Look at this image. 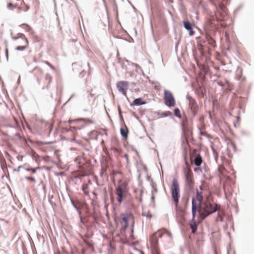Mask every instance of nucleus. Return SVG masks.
Instances as JSON below:
<instances>
[{
  "label": "nucleus",
  "instance_id": "obj_17",
  "mask_svg": "<svg viewBox=\"0 0 254 254\" xmlns=\"http://www.w3.org/2000/svg\"><path fill=\"white\" fill-rule=\"evenodd\" d=\"M120 132H121V134H122V136L124 138H125V139L127 138L128 130L127 128V127L126 126V125L125 124L124 125V127L121 128Z\"/></svg>",
  "mask_w": 254,
  "mask_h": 254
},
{
  "label": "nucleus",
  "instance_id": "obj_1",
  "mask_svg": "<svg viewBox=\"0 0 254 254\" xmlns=\"http://www.w3.org/2000/svg\"><path fill=\"white\" fill-rule=\"evenodd\" d=\"M203 195L202 192L196 191V194L192 199V214L194 218L198 212V217L201 220L205 219L209 215L218 210L217 204L211 203L207 199L202 202Z\"/></svg>",
  "mask_w": 254,
  "mask_h": 254
},
{
  "label": "nucleus",
  "instance_id": "obj_8",
  "mask_svg": "<svg viewBox=\"0 0 254 254\" xmlns=\"http://www.w3.org/2000/svg\"><path fill=\"white\" fill-rule=\"evenodd\" d=\"M186 185L190 188L193 186V174L190 169L187 168L184 171Z\"/></svg>",
  "mask_w": 254,
  "mask_h": 254
},
{
  "label": "nucleus",
  "instance_id": "obj_6",
  "mask_svg": "<svg viewBox=\"0 0 254 254\" xmlns=\"http://www.w3.org/2000/svg\"><path fill=\"white\" fill-rule=\"evenodd\" d=\"M120 221L124 226V229H126L129 223H134V217L132 214L129 213H122L119 217Z\"/></svg>",
  "mask_w": 254,
  "mask_h": 254
},
{
  "label": "nucleus",
  "instance_id": "obj_10",
  "mask_svg": "<svg viewBox=\"0 0 254 254\" xmlns=\"http://www.w3.org/2000/svg\"><path fill=\"white\" fill-rule=\"evenodd\" d=\"M17 44H20L17 46L15 49L18 51H23L28 46V41L27 38L23 36L17 39Z\"/></svg>",
  "mask_w": 254,
  "mask_h": 254
},
{
  "label": "nucleus",
  "instance_id": "obj_30",
  "mask_svg": "<svg viewBox=\"0 0 254 254\" xmlns=\"http://www.w3.org/2000/svg\"><path fill=\"white\" fill-rule=\"evenodd\" d=\"M88 183H89V184H91V181H90V180H89V181H88Z\"/></svg>",
  "mask_w": 254,
  "mask_h": 254
},
{
  "label": "nucleus",
  "instance_id": "obj_7",
  "mask_svg": "<svg viewBox=\"0 0 254 254\" xmlns=\"http://www.w3.org/2000/svg\"><path fill=\"white\" fill-rule=\"evenodd\" d=\"M164 100L165 104L167 106L171 107H174L175 106L176 101L175 98L172 94V93L168 91L165 90L164 91Z\"/></svg>",
  "mask_w": 254,
  "mask_h": 254
},
{
  "label": "nucleus",
  "instance_id": "obj_18",
  "mask_svg": "<svg viewBox=\"0 0 254 254\" xmlns=\"http://www.w3.org/2000/svg\"><path fill=\"white\" fill-rule=\"evenodd\" d=\"M194 218H194L192 217V219L190 223V226L191 229L192 233H194L196 232L197 228V225L196 221L194 220Z\"/></svg>",
  "mask_w": 254,
  "mask_h": 254
},
{
  "label": "nucleus",
  "instance_id": "obj_28",
  "mask_svg": "<svg viewBox=\"0 0 254 254\" xmlns=\"http://www.w3.org/2000/svg\"><path fill=\"white\" fill-rule=\"evenodd\" d=\"M44 63L48 65V66H49L51 64L48 61H45Z\"/></svg>",
  "mask_w": 254,
  "mask_h": 254
},
{
  "label": "nucleus",
  "instance_id": "obj_26",
  "mask_svg": "<svg viewBox=\"0 0 254 254\" xmlns=\"http://www.w3.org/2000/svg\"><path fill=\"white\" fill-rule=\"evenodd\" d=\"M90 133L91 135H95V136H97L98 132L97 131L93 130V131H91Z\"/></svg>",
  "mask_w": 254,
  "mask_h": 254
},
{
  "label": "nucleus",
  "instance_id": "obj_16",
  "mask_svg": "<svg viewBox=\"0 0 254 254\" xmlns=\"http://www.w3.org/2000/svg\"><path fill=\"white\" fill-rule=\"evenodd\" d=\"M52 80V77L49 73H46L44 77V82L46 84V88H48Z\"/></svg>",
  "mask_w": 254,
  "mask_h": 254
},
{
  "label": "nucleus",
  "instance_id": "obj_32",
  "mask_svg": "<svg viewBox=\"0 0 254 254\" xmlns=\"http://www.w3.org/2000/svg\"><path fill=\"white\" fill-rule=\"evenodd\" d=\"M74 139H75V137H73V138H72V139L73 140H74Z\"/></svg>",
  "mask_w": 254,
  "mask_h": 254
},
{
  "label": "nucleus",
  "instance_id": "obj_19",
  "mask_svg": "<svg viewBox=\"0 0 254 254\" xmlns=\"http://www.w3.org/2000/svg\"><path fill=\"white\" fill-rule=\"evenodd\" d=\"M88 184L87 183H84L82 186V190L83 191L84 193L86 195H88L89 192L88 190Z\"/></svg>",
  "mask_w": 254,
  "mask_h": 254
},
{
  "label": "nucleus",
  "instance_id": "obj_21",
  "mask_svg": "<svg viewBox=\"0 0 254 254\" xmlns=\"http://www.w3.org/2000/svg\"><path fill=\"white\" fill-rule=\"evenodd\" d=\"M82 121H84V123L85 124V126L86 125V124H93L94 123V121L91 119H81Z\"/></svg>",
  "mask_w": 254,
  "mask_h": 254
},
{
  "label": "nucleus",
  "instance_id": "obj_9",
  "mask_svg": "<svg viewBox=\"0 0 254 254\" xmlns=\"http://www.w3.org/2000/svg\"><path fill=\"white\" fill-rule=\"evenodd\" d=\"M68 123L70 125V128H73L75 130L80 129L85 127L84 121H82L81 119L69 120Z\"/></svg>",
  "mask_w": 254,
  "mask_h": 254
},
{
  "label": "nucleus",
  "instance_id": "obj_14",
  "mask_svg": "<svg viewBox=\"0 0 254 254\" xmlns=\"http://www.w3.org/2000/svg\"><path fill=\"white\" fill-rule=\"evenodd\" d=\"M116 194L117 195L118 202L121 203L123 198V190L121 186H118L116 188Z\"/></svg>",
  "mask_w": 254,
  "mask_h": 254
},
{
  "label": "nucleus",
  "instance_id": "obj_12",
  "mask_svg": "<svg viewBox=\"0 0 254 254\" xmlns=\"http://www.w3.org/2000/svg\"><path fill=\"white\" fill-rule=\"evenodd\" d=\"M197 152L196 149H193L191 153V157H194L193 160L194 163L196 166L198 167L201 165L202 160L200 155L199 154H197Z\"/></svg>",
  "mask_w": 254,
  "mask_h": 254
},
{
  "label": "nucleus",
  "instance_id": "obj_2",
  "mask_svg": "<svg viewBox=\"0 0 254 254\" xmlns=\"http://www.w3.org/2000/svg\"><path fill=\"white\" fill-rule=\"evenodd\" d=\"M166 234L172 238V234L166 229H161L151 235L150 237V248L152 254H160V250L158 247V239Z\"/></svg>",
  "mask_w": 254,
  "mask_h": 254
},
{
  "label": "nucleus",
  "instance_id": "obj_25",
  "mask_svg": "<svg viewBox=\"0 0 254 254\" xmlns=\"http://www.w3.org/2000/svg\"><path fill=\"white\" fill-rule=\"evenodd\" d=\"M25 179L27 180H29V181L33 182H36V180L35 179V178L33 177H26Z\"/></svg>",
  "mask_w": 254,
  "mask_h": 254
},
{
  "label": "nucleus",
  "instance_id": "obj_24",
  "mask_svg": "<svg viewBox=\"0 0 254 254\" xmlns=\"http://www.w3.org/2000/svg\"><path fill=\"white\" fill-rule=\"evenodd\" d=\"M40 169V167H37L35 168H26V170L27 171H30L32 173L34 174L36 173V172L37 170H39Z\"/></svg>",
  "mask_w": 254,
  "mask_h": 254
},
{
  "label": "nucleus",
  "instance_id": "obj_20",
  "mask_svg": "<svg viewBox=\"0 0 254 254\" xmlns=\"http://www.w3.org/2000/svg\"><path fill=\"white\" fill-rule=\"evenodd\" d=\"M143 104H144V102H143L141 98H139L135 99L133 101L132 104L134 105L138 106V105H142Z\"/></svg>",
  "mask_w": 254,
  "mask_h": 254
},
{
  "label": "nucleus",
  "instance_id": "obj_31",
  "mask_svg": "<svg viewBox=\"0 0 254 254\" xmlns=\"http://www.w3.org/2000/svg\"><path fill=\"white\" fill-rule=\"evenodd\" d=\"M220 220L222 221V218L221 216H220Z\"/></svg>",
  "mask_w": 254,
  "mask_h": 254
},
{
  "label": "nucleus",
  "instance_id": "obj_29",
  "mask_svg": "<svg viewBox=\"0 0 254 254\" xmlns=\"http://www.w3.org/2000/svg\"><path fill=\"white\" fill-rule=\"evenodd\" d=\"M51 69L55 70V68L53 65H52L51 64L49 66Z\"/></svg>",
  "mask_w": 254,
  "mask_h": 254
},
{
  "label": "nucleus",
  "instance_id": "obj_5",
  "mask_svg": "<svg viewBox=\"0 0 254 254\" xmlns=\"http://www.w3.org/2000/svg\"><path fill=\"white\" fill-rule=\"evenodd\" d=\"M7 7L10 10L17 8L19 11H26L29 9V7L25 4L23 0H11L7 3Z\"/></svg>",
  "mask_w": 254,
  "mask_h": 254
},
{
  "label": "nucleus",
  "instance_id": "obj_22",
  "mask_svg": "<svg viewBox=\"0 0 254 254\" xmlns=\"http://www.w3.org/2000/svg\"><path fill=\"white\" fill-rule=\"evenodd\" d=\"M21 27L24 28L27 31H30L31 30V27L27 24H22Z\"/></svg>",
  "mask_w": 254,
  "mask_h": 254
},
{
  "label": "nucleus",
  "instance_id": "obj_23",
  "mask_svg": "<svg viewBox=\"0 0 254 254\" xmlns=\"http://www.w3.org/2000/svg\"><path fill=\"white\" fill-rule=\"evenodd\" d=\"M174 115L178 118H181V114L179 109L176 108L174 110Z\"/></svg>",
  "mask_w": 254,
  "mask_h": 254
},
{
  "label": "nucleus",
  "instance_id": "obj_4",
  "mask_svg": "<svg viewBox=\"0 0 254 254\" xmlns=\"http://www.w3.org/2000/svg\"><path fill=\"white\" fill-rule=\"evenodd\" d=\"M71 201L72 205L76 208L77 211L78 212L80 219L81 220V211H82L86 214H88L89 212V209L88 204L85 201H80L78 200H71Z\"/></svg>",
  "mask_w": 254,
  "mask_h": 254
},
{
  "label": "nucleus",
  "instance_id": "obj_11",
  "mask_svg": "<svg viewBox=\"0 0 254 254\" xmlns=\"http://www.w3.org/2000/svg\"><path fill=\"white\" fill-rule=\"evenodd\" d=\"M128 82L126 81H121L117 83V86L120 92L124 95L126 94V91L128 88Z\"/></svg>",
  "mask_w": 254,
  "mask_h": 254
},
{
  "label": "nucleus",
  "instance_id": "obj_15",
  "mask_svg": "<svg viewBox=\"0 0 254 254\" xmlns=\"http://www.w3.org/2000/svg\"><path fill=\"white\" fill-rule=\"evenodd\" d=\"M184 25L185 28L189 31V34L190 36H192L194 34V32L192 29V24L188 21H184Z\"/></svg>",
  "mask_w": 254,
  "mask_h": 254
},
{
  "label": "nucleus",
  "instance_id": "obj_27",
  "mask_svg": "<svg viewBox=\"0 0 254 254\" xmlns=\"http://www.w3.org/2000/svg\"><path fill=\"white\" fill-rule=\"evenodd\" d=\"M35 70H37L39 73H42V70L39 68H35Z\"/></svg>",
  "mask_w": 254,
  "mask_h": 254
},
{
  "label": "nucleus",
  "instance_id": "obj_13",
  "mask_svg": "<svg viewBox=\"0 0 254 254\" xmlns=\"http://www.w3.org/2000/svg\"><path fill=\"white\" fill-rule=\"evenodd\" d=\"M189 106L193 115H196L197 113L198 107L196 101L191 98H190L189 99Z\"/></svg>",
  "mask_w": 254,
  "mask_h": 254
},
{
  "label": "nucleus",
  "instance_id": "obj_3",
  "mask_svg": "<svg viewBox=\"0 0 254 254\" xmlns=\"http://www.w3.org/2000/svg\"><path fill=\"white\" fill-rule=\"evenodd\" d=\"M170 190L172 201L175 204L176 208H177L179 199L180 197V189L179 184L177 179H174L172 181Z\"/></svg>",
  "mask_w": 254,
  "mask_h": 254
}]
</instances>
